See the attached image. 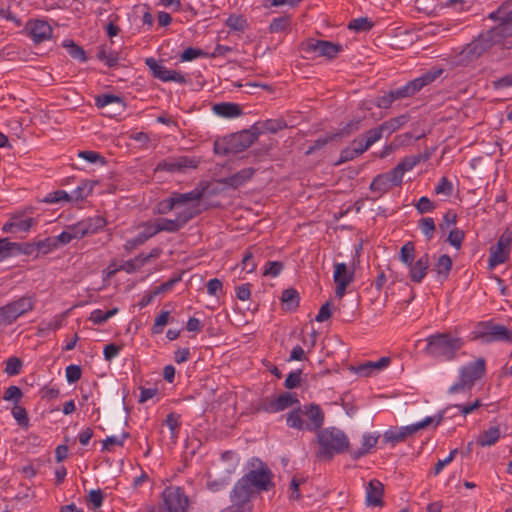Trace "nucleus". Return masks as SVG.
<instances>
[{
  "label": "nucleus",
  "instance_id": "nucleus-1",
  "mask_svg": "<svg viewBox=\"0 0 512 512\" xmlns=\"http://www.w3.org/2000/svg\"><path fill=\"white\" fill-rule=\"evenodd\" d=\"M319 450L317 457L330 461L335 454H342L348 451L349 439L346 434L335 427L321 429L317 432Z\"/></svg>",
  "mask_w": 512,
  "mask_h": 512
},
{
  "label": "nucleus",
  "instance_id": "nucleus-2",
  "mask_svg": "<svg viewBox=\"0 0 512 512\" xmlns=\"http://www.w3.org/2000/svg\"><path fill=\"white\" fill-rule=\"evenodd\" d=\"M425 352L433 358L451 361L463 347L464 341L450 333H437L426 339Z\"/></svg>",
  "mask_w": 512,
  "mask_h": 512
},
{
  "label": "nucleus",
  "instance_id": "nucleus-3",
  "mask_svg": "<svg viewBox=\"0 0 512 512\" xmlns=\"http://www.w3.org/2000/svg\"><path fill=\"white\" fill-rule=\"evenodd\" d=\"M497 29H490L481 33L459 52L457 55V63L460 65H468L479 59L484 53L491 49L500 41Z\"/></svg>",
  "mask_w": 512,
  "mask_h": 512
},
{
  "label": "nucleus",
  "instance_id": "nucleus-4",
  "mask_svg": "<svg viewBox=\"0 0 512 512\" xmlns=\"http://www.w3.org/2000/svg\"><path fill=\"white\" fill-rule=\"evenodd\" d=\"M471 339L485 344L493 342L512 343V330L492 319L480 321L475 324L471 332Z\"/></svg>",
  "mask_w": 512,
  "mask_h": 512
},
{
  "label": "nucleus",
  "instance_id": "nucleus-5",
  "mask_svg": "<svg viewBox=\"0 0 512 512\" xmlns=\"http://www.w3.org/2000/svg\"><path fill=\"white\" fill-rule=\"evenodd\" d=\"M272 477L271 470L266 465H261L258 469L250 470L242 476L235 486L253 497L255 491H269L274 487Z\"/></svg>",
  "mask_w": 512,
  "mask_h": 512
},
{
  "label": "nucleus",
  "instance_id": "nucleus-6",
  "mask_svg": "<svg viewBox=\"0 0 512 512\" xmlns=\"http://www.w3.org/2000/svg\"><path fill=\"white\" fill-rule=\"evenodd\" d=\"M443 71L442 68L433 67L420 77L407 82L404 86L391 89L390 97H394L395 100L410 98L417 94L422 88L434 82L442 75Z\"/></svg>",
  "mask_w": 512,
  "mask_h": 512
},
{
  "label": "nucleus",
  "instance_id": "nucleus-7",
  "mask_svg": "<svg viewBox=\"0 0 512 512\" xmlns=\"http://www.w3.org/2000/svg\"><path fill=\"white\" fill-rule=\"evenodd\" d=\"M444 419V412H440L436 417H426L424 420L405 427H392L387 430L384 435V441L393 445L403 442L406 438L417 431L426 428L434 423L438 426Z\"/></svg>",
  "mask_w": 512,
  "mask_h": 512
},
{
  "label": "nucleus",
  "instance_id": "nucleus-8",
  "mask_svg": "<svg viewBox=\"0 0 512 512\" xmlns=\"http://www.w3.org/2000/svg\"><path fill=\"white\" fill-rule=\"evenodd\" d=\"M253 143V135L251 133L244 132L243 130L241 132L231 134L220 141H215L214 152L222 156L237 154L246 150Z\"/></svg>",
  "mask_w": 512,
  "mask_h": 512
},
{
  "label": "nucleus",
  "instance_id": "nucleus-9",
  "mask_svg": "<svg viewBox=\"0 0 512 512\" xmlns=\"http://www.w3.org/2000/svg\"><path fill=\"white\" fill-rule=\"evenodd\" d=\"M35 307L33 296H22L0 307L3 318L11 325L22 315L32 311Z\"/></svg>",
  "mask_w": 512,
  "mask_h": 512
},
{
  "label": "nucleus",
  "instance_id": "nucleus-10",
  "mask_svg": "<svg viewBox=\"0 0 512 512\" xmlns=\"http://www.w3.org/2000/svg\"><path fill=\"white\" fill-rule=\"evenodd\" d=\"M163 506L167 512H187L189 498L182 487L170 486L162 492Z\"/></svg>",
  "mask_w": 512,
  "mask_h": 512
},
{
  "label": "nucleus",
  "instance_id": "nucleus-11",
  "mask_svg": "<svg viewBox=\"0 0 512 512\" xmlns=\"http://www.w3.org/2000/svg\"><path fill=\"white\" fill-rule=\"evenodd\" d=\"M342 49V45L326 40L309 39L301 44V50L307 56L317 54L327 59H334Z\"/></svg>",
  "mask_w": 512,
  "mask_h": 512
},
{
  "label": "nucleus",
  "instance_id": "nucleus-12",
  "mask_svg": "<svg viewBox=\"0 0 512 512\" xmlns=\"http://www.w3.org/2000/svg\"><path fill=\"white\" fill-rule=\"evenodd\" d=\"M23 32L37 45L51 39L53 29L46 20L29 19L25 24Z\"/></svg>",
  "mask_w": 512,
  "mask_h": 512
},
{
  "label": "nucleus",
  "instance_id": "nucleus-13",
  "mask_svg": "<svg viewBox=\"0 0 512 512\" xmlns=\"http://www.w3.org/2000/svg\"><path fill=\"white\" fill-rule=\"evenodd\" d=\"M145 64L152 72L153 77L163 82H176L180 84H185L187 82L185 76L180 72L168 69L152 57L147 58L145 60Z\"/></svg>",
  "mask_w": 512,
  "mask_h": 512
},
{
  "label": "nucleus",
  "instance_id": "nucleus-14",
  "mask_svg": "<svg viewBox=\"0 0 512 512\" xmlns=\"http://www.w3.org/2000/svg\"><path fill=\"white\" fill-rule=\"evenodd\" d=\"M486 361L480 357L477 360L470 362L459 369V377L465 381L470 387H473L475 382L485 376Z\"/></svg>",
  "mask_w": 512,
  "mask_h": 512
},
{
  "label": "nucleus",
  "instance_id": "nucleus-15",
  "mask_svg": "<svg viewBox=\"0 0 512 512\" xmlns=\"http://www.w3.org/2000/svg\"><path fill=\"white\" fill-rule=\"evenodd\" d=\"M251 499L252 497L248 493L234 485L230 492L231 505L220 512H252L253 504Z\"/></svg>",
  "mask_w": 512,
  "mask_h": 512
},
{
  "label": "nucleus",
  "instance_id": "nucleus-16",
  "mask_svg": "<svg viewBox=\"0 0 512 512\" xmlns=\"http://www.w3.org/2000/svg\"><path fill=\"white\" fill-rule=\"evenodd\" d=\"M303 418L306 430L310 432L319 431L324 423V412L317 404L304 405L302 407Z\"/></svg>",
  "mask_w": 512,
  "mask_h": 512
},
{
  "label": "nucleus",
  "instance_id": "nucleus-17",
  "mask_svg": "<svg viewBox=\"0 0 512 512\" xmlns=\"http://www.w3.org/2000/svg\"><path fill=\"white\" fill-rule=\"evenodd\" d=\"M199 161L195 158L180 156L178 158L159 162L155 171L181 172L186 168H196Z\"/></svg>",
  "mask_w": 512,
  "mask_h": 512
},
{
  "label": "nucleus",
  "instance_id": "nucleus-18",
  "mask_svg": "<svg viewBox=\"0 0 512 512\" xmlns=\"http://www.w3.org/2000/svg\"><path fill=\"white\" fill-rule=\"evenodd\" d=\"M510 242L511 239L509 237L502 235L497 244L490 248V256L488 259L490 268H494L508 259Z\"/></svg>",
  "mask_w": 512,
  "mask_h": 512
},
{
  "label": "nucleus",
  "instance_id": "nucleus-19",
  "mask_svg": "<svg viewBox=\"0 0 512 512\" xmlns=\"http://www.w3.org/2000/svg\"><path fill=\"white\" fill-rule=\"evenodd\" d=\"M430 266V257L428 253H424L415 263L414 261L409 267V278L414 283H421Z\"/></svg>",
  "mask_w": 512,
  "mask_h": 512
},
{
  "label": "nucleus",
  "instance_id": "nucleus-20",
  "mask_svg": "<svg viewBox=\"0 0 512 512\" xmlns=\"http://www.w3.org/2000/svg\"><path fill=\"white\" fill-rule=\"evenodd\" d=\"M384 485L377 479H372L366 487V503L368 506L382 507Z\"/></svg>",
  "mask_w": 512,
  "mask_h": 512
},
{
  "label": "nucleus",
  "instance_id": "nucleus-21",
  "mask_svg": "<svg viewBox=\"0 0 512 512\" xmlns=\"http://www.w3.org/2000/svg\"><path fill=\"white\" fill-rule=\"evenodd\" d=\"M255 172L256 170L252 167L243 168L229 177L219 179L218 182L233 189H238L250 181Z\"/></svg>",
  "mask_w": 512,
  "mask_h": 512
},
{
  "label": "nucleus",
  "instance_id": "nucleus-22",
  "mask_svg": "<svg viewBox=\"0 0 512 512\" xmlns=\"http://www.w3.org/2000/svg\"><path fill=\"white\" fill-rule=\"evenodd\" d=\"M35 223L36 221L33 218H25L23 215H13L10 220L3 225L2 231L5 233L28 232Z\"/></svg>",
  "mask_w": 512,
  "mask_h": 512
},
{
  "label": "nucleus",
  "instance_id": "nucleus-23",
  "mask_svg": "<svg viewBox=\"0 0 512 512\" xmlns=\"http://www.w3.org/2000/svg\"><path fill=\"white\" fill-rule=\"evenodd\" d=\"M141 226L144 228V230L138 233L134 238L125 242L124 249L127 252L133 251L137 247L143 245L148 239L156 235L152 222L146 221L142 223Z\"/></svg>",
  "mask_w": 512,
  "mask_h": 512
},
{
  "label": "nucleus",
  "instance_id": "nucleus-24",
  "mask_svg": "<svg viewBox=\"0 0 512 512\" xmlns=\"http://www.w3.org/2000/svg\"><path fill=\"white\" fill-rule=\"evenodd\" d=\"M499 12L504 13V22H500L494 29L498 30L500 37L512 34V0L504 2L499 7Z\"/></svg>",
  "mask_w": 512,
  "mask_h": 512
},
{
  "label": "nucleus",
  "instance_id": "nucleus-25",
  "mask_svg": "<svg viewBox=\"0 0 512 512\" xmlns=\"http://www.w3.org/2000/svg\"><path fill=\"white\" fill-rule=\"evenodd\" d=\"M213 112L224 118H235L242 114V109L239 104L231 102H222L214 104Z\"/></svg>",
  "mask_w": 512,
  "mask_h": 512
},
{
  "label": "nucleus",
  "instance_id": "nucleus-26",
  "mask_svg": "<svg viewBox=\"0 0 512 512\" xmlns=\"http://www.w3.org/2000/svg\"><path fill=\"white\" fill-rule=\"evenodd\" d=\"M378 439L379 435L365 433L362 437L361 447L359 449L350 451L352 459L357 460L367 455L371 449L376 446Z\"/></svg>",
  "mask_w": 512,
  "mask_h": 512
},
{
  "label": "nucleus",
  "instance_id": "nucleus-27",
  "mask_svg": "<svg viewBox=\"0 0 512 512\" xmlns=\"http://www.w3.org/2000/svg\"><path fill=\"white\" fill-rule=\"evenodd\" d=\"M501 437L499 425L490 426L484 430L477 438L476 443L481 447H490L497 443Z\"/></svg>",
  "mask_w": 512,
  "mask_h": 512
},
{
  "label": "nucleus",
  "instance_id": "nucleus-28",
  "mask_svg": "<svg viewBox=\"0 0 512 512\" xmlns=\"http://www.w3.org/2000/svg\"><path fill=\"white\" fill-rule=\"evenodd\" d=\"M452 269V259L449 255H441L434 264L433 271L440 282L445 281Z\"/></svg>",
  "mask_w": 512,
  "mask_h": 512
},
{
  "label": "nucleus",
  "instance_id": "nucleus-29",
  "mask_svg": "<svg viewBox=\"0 0 512 512\" xmlns=\"http://www.w3.org/2000/svg\"><path fill=\"white\" fill-rule=\"evenodd\" d=\"M203 196V190L194 189L187 193L173 192L171 198L173 200L175 208L180 205H185L189 202L199 201Z\"/></svg>",
  "mask_w": 512,
  "mask_h": 512
},
{
  "label": "nucleus",
  "instance_id": "nucleus-30",
  "mask_svg": "<svg viewBox=\"0 0 512 512\" xmlns=\"http://www.w3.org/2000/svg\"><path fill=\"white\" fill-rule=\"evenodd\" d=\"M81 223L83 225V231L86 236L99 232L107 224L106 219L102 216L86 218L81 220Z\"/></svg>",
  "mask_w": 512,
  "mask_h": 512
},
{
  "label": "nucleus",
  "instance_id": "nucleus-31",
  "mask_svg": "<svg viewBox=\"0 0 512 512\" xmlns=\"http://www.w3.org/2000/svg\"><path fill=\"white\" fill-rule=\"evenodd\" d=\"M286 423L290 428L298 429V430H306L305 420L303 418V410L302 407H298L296 409L291 410L286 415Z\"/></svg>",
  "mask_w": 512,
  "mask_h": 512
},
{
  "label": "nucleus",
  "instance_id": "nucleus-32",
  "mask_svg": "<svg viewBox=\"0 0 512 512\" xmlns=\"http://www.w3.org/2000/svg\"><path fill=\"white\" fill-rule=\"evenodd\" d=\"M281 300L288 310L294 311L299 306L300 296L296 289L288 288L282 292Z\"/></svg>",
  "mask_w": 512,
  "mask_h": 512
},
{
  "label": "nucleus",
  "instance_id": "nucleus-33",
  "mask_svg": "<svg viewBox=\"0 0 512 512\" xmlns=\"http://www.w3.org/2000/svg\"><path fill=\"white\" fill-rule=\"evenodd\" d=\"M153 227H154L156 234L163 232V231L169 232V233H176L181 229L180 225H178V223L175 219H167V218L158 219L156 221V223H153Z\"/></svg>",
  "mask_w": 512,
  "mask_h": 512
},
{
  "label": "nucleus",
  "instance_id": "nucleus-34",
  "mask_svg": "<svg viewBox=\"0 0 512 512\" xmlns=\"http://www.w3.org/2000/svg\"><path fill=\"white\" fill-rule=\"evenodd\" d=\"M278 412L284 411L285 409L299 404L297 396L291 392H284L278 396H274Z\"/></svg>",
  "mask_w": 512,
  "mask_h": 512
},
{
  "label": "nucleus",
  "instance_id": "nucleus-35",
  "mask_svg": "<svg viewBox=\"0 0 512 512\" xmlns=\"http://www.w3.org/2000/svg\"><path fill=\"white\" fill-rule=\"evenodd\" d=\"M408 118V115H400L398 117L391 118L380 125L381 129L383 130V133H387L388 137L393 132L398 130L401 126H403L408 121Z\"/></svg>",
  "mask_w": 512,
  "mask_h": 512
},
{
  "label": "nucleus",
  "instance_id": "nucleus-36",
  "mask_svg": "<svg viewBox=\"0 0 512 512\" xmlns=\"http://www.w3.org/2000/svg\"><path fill=\"white\" fill-rule=\"evenodd\" d=\"M393 185L390 183L388 178L383 174L377 175L372 182L370 183V190L372 192H378L380 194H383L387 191H389Z\"/></svg>",
  "mask_w": 512,
  "mask_h": 512
},
{
  "label": "nucleus",
  "instance_id": "nucleus-37",
  "mask_svg": "<svg viewBox=\"0 0 512 512\" xmlns=\"http://www.w3.org/2000/svg\"><path fill=\"white\" fill-rule=\"evenodd\" d=\"M255 409L257 412H265L269 414L278 413L274 396L259 399L256 403Z\"/></svg>",
  "mask_w": 512,
  "mask_h": 512
},
{
  "label": "nucleus",
  "instance_id": "nucleus-38",
  "mask_svg": "<svg viewBox=\"0 0 512 512\" xmlns=\"http://www.w3.org/2000/svg\"><path fill=\"white\" fill-rule=\"evenodd\" d=\"M92 190L93 185L88 181H82V183L69 194L70 200L76 202L83 200L92 193Z\"/></svg>",
  "mask_w": 512,
  "mask_h": 512
},
{
  "label": "nucleus",
  "instance_id": "nucleus-39",
  "mask_svg": "<svg viewBox=\"0 0 512 512\" xmlns=\"http://www.w3.org/2000/svg\"><path fill=\"white\" fill-rule=\"evenodd\" d=\"M362 126V118H354L351 121H349L345 126H343L339 132L334 133L333 136H335V139L338 137H347L351 135L354 132H357L361 129Z\"/></svg>",
  "mask_w": 512,
  "mask_h": 512
},
{
  "label": "nucleus",
  "instance_id": "nucleus-40",
  "mask_svg": "<svg viewBox=\"0 0 512 512\" xmlns=\"http://www.w3.org/2000/svg\"><path fill=\"white\" fill-rule=\"evenodd\" d=\"M63 45H64V47L67 48L68 54L72 58H74L80 62L87 61L86 52L84 51V49L82 47L78 46L73 40L65 41Z\"/></svg>",
  "mask_w": 512,
  "mask_h": 512
},
{
  "label": "nucleus",
  "instance_id": "nucleus-41",
  "mask_svg": "<svg viewBox=\"0 0 512 512\" xmlns=\"http://www.w3.org/2000/svg\"><path fill=\"white\" fill-rule=\"evenodd\" d=\"M418 226L422 233L424 234L427 241H431L434 237V232L436 230V225L434 219L431 217H424L418 221Z\"/></svg>",
  "mask_w": 512,
  "mask_h": 512
},
{
  "label": "nucleus",
  "instance_id": "nucleus-42",
  "mask_svg": "<svg viewBox=\"0 0 512 512\" xmlns=\"http://www.w3.org/2000/svg\"><path fill=\"white\" fill-rule=\"evenodd\" d=\"M373 22L367 17H360L351 20L348 24V29L355 32H367L372 29Z\"/></svg>",
  "mask_w": 512,
  "mask_h": 512
},
{
  "label": "nucleus",
  "instance_id": "nucleus-43",
  "mask_svg": "<svg viewBox=\"0 0 512 512\" xmlns=\"http://www.w3.org/2000/svg\"><path fill=\"white\" fill-rule=\"evenodd\" d=\"M225 24L227 27H229L231 30L243 32L248 24L247 20L243 15H230L226 21Z\"/></svg>",
  "mask_w": 512,
  "mask_h": 512
},
{
  "label": "nucleus",
  "instance_id": "nucleus-44",
  "mask_svg": "<svg viewBox=\"0 0 512 512\" xmlns=\"http://www.w3.org/2000/svg\"><path fill=\"white\" fill-rule=\"evenodd\" d=\"M415 258V245L413 242L409 241L405 243L399 253V259L400 261L407 265H411V263L414 261Z\"/></svg>",
  "mask_w": 512,
  "mask_h": 512
},
{
  "label": "nucleus",
  "instance_id": "nucleus-45",
  "mask_svg": "<svg viewBox=\"0 0 512 512\" xmlns=\"http://www.w3.org/2000/svg\"><path fill=\"white\" fill-rule=\"evenodd\" d=\"M199 213L200 211L197 209V207H186L185 209L177 213L175 220L182 229L190 220L196 217Z\"/></svg>",
  "mask_w": 512,
  "mask_h": 512
},
{
  "label": "nucleus",
  "instance_id": "nucleus-46",
  "mask_svg": "<svg viewBox=\"0 0 512 512\" xmlns=\"http://www.w3.org/2000/svg\"><path fill=\"white\" fill-rule=\"evenodd\" d=\"M12 415L21 428L27 429L29 427L28 412L24 407L15 404L12 408Z\"/></svg>",
  "mask_w": 512,
  "mask_h": 512
},
{
  "label": "nucleus",
  "instance_id": "nucleus-47",
  "mask_svg": "<svg viewBox=\"0 0 512 512\" xmlns=\"http://www.w3.org/2000/svg\"><path fill=\"white\" fill-rule=\"evenodd\" d=\"M291 24V17L290 16H281L274 18L270 25H269V31L270 33H278L286 31Z\"/></svg>",
  "mask_w": 512,
  "mask_h": 512
},
{
  "label": "nucleus",
  "instance_id": "nucleus-48",
  "mask_svg": "<svg viewBox=\"0 0 512 512\" xmlns=\"http://www.w3.org/2000/svg\"><path fill=\"white\" fill-rule=\"evenodd\" d=\"M365 137V143H364V151H367L374 143L379 141L383 136V130L381 129V126L372 128L368 130L365 134H363Z\"/></svg>",
  "mask_w": 512,
  "mask_h": 512
},
{
  "label": "nucleus",
  "instance_id": "nucleus-49",
  "mask_svg": "<svg viewBox=\"0 0 512 512\" xmlns=\"http://www.w3.org/2000/svg\"><path fill=\"white\" fill-rule=\"evenodd\" d=\"M112 103H117L122 108L125 106L123 99L113 94H102L97 96L95 99V104L98 108H103Z\"/></svg>",
  "mask_w": 512,
  "mask_h": 512
},
{
  "label": "nucleus",
  "instance_id": "nucleus-50",
  "mask_svg": "<svg viewBox=\"0 0 512 512\" xmlns=\"http://www.w3.org/2000/svg\"><path fill=\"white\" fill-rule=\"evenodd\" d=\"M97 58L103 61L109 68L115 67L119 61V53L116 51L107 52L105 49H101L97 53Z\"/></svg>",
  "mask_w": 512,
  "mask_h": 512
},
{
  "label": "nucleus",
  "instance_id": "nucleus-51",
  "mask_svg": "<svg viewBox=\"0 0 512 512\" xmlns=\"http://www.w3.org/2000/svg\"><path fill=\"white\" fill-rule=\"evenodd\" d=\"M182 279V274H176L174 275L172 278H170L169 280H167L166 282L162 283L161 285L155 287L152 291H153V295L155 296H158L160 294H163V293H167L169 291H171L174 286L180 282Z\"/></svg>",
  "mask_w": 512,
  "mask_h": 512
},
{
  "label": "nucleus",
  "instance_id": "nucleus-52",
  "mask_svg": "<svg viewBox=\"0 0 512 512\" xmlns=\"http://www.w3.org/2000/svg\"><path fill=\"white\" fill-rule=\"evenodd\" d=\"M264 132L277 133L287 127V123L283 119H267L262 122Z\"/></svg>",
  "mask_w": 512,
  "mask_h": 512
},
{
  "label": "nucleus",
  "instance_id": "nucleus-53",
  "mask_svg": "<svg viewBox=\"0 0 512 512\" xmlns=\"http://www.w3.org/2000/svg\"><path fill=\"white\" fill-rule=\"evenodd\" d=\"M364 149H355L352 146L346 147L341 150L339 160L336 164L351 161L364 153Z\"/></svg>",
  "mask_w": 512,
  "mask_h": 512
},
{
  "label": "nucleus",
  "instance_id": "nucleus-54",
  "mask_svg": "<svg viewBox=\"0 0 512 512\" xmlns=\"http://www.w3.org/2000/svg\"><path fill=\"white\" fill-rule=\"evenodd\" d=\"M333 140H335V136H333V134L319 137L308 147V149L305 152V155H312L316 151L324 148L329 142Z\"/></svg>",
  "mask_w": 512,
  "mask_h": 512
},
{
  "label": "nucleus",
  "instance_id": "nucleus-55",
  "mask_svg": "<svg viewBox=\"0 0 512 512\" xmlns=\"http://www.w3.org/2000/svg\"><path fill=\"white\" fill-rule=\"evenodd\" d=\"M21 368H22L21 359L18 357L12 356L7 359L4 372L6 374H8L9 376H15L20 373Z\"/></svg>",
  "mask_w": 512,
  "mask_h": 512
},
{
  "label": "nucleus",
  "instance_id": "nucleus-56",
  "mask_svg": "<svg viewBox=\"0 0 512 512\" xmlns=\"http://www.w3.org/2000/svg\"><path fill=\"white\" fill-rule=\"evenodd\" d=\"M170 318V312L162 310L156 317L155 322L152 326L153 334H160L163 332V327L168 324Z\"/></svg>",
  "mask_w": 512,
  "mask_h": 512
},
{
  "label": "nucleus",
  "instance_id": "nucleus-57",
  "mask_svg": "<svg viewBox=\"0 0 512 512\" xmlns=\"http://www.w3.org/2000/svg\"><path fill=\"white\" fill-rule=\"evenodd\" d=\"M284 269V264L281 261H268L265 265L263 275L269 277H277Z\"/></svg>",
  "mask_w": 512,
  "mask_h": 512
},
{
  "label": "nucleus",
  "instance_id": "nucleus-58",
  "mask_svg": "<svg viewBox=\"0 0 512 512\" xmlns=\"http://www.w3.org/2000/svg\"><path fill=\"white\" fill-rule=\"evenodd\" d=\"M421 161V155H412L403 158L396 166L405 173L412 170Z\"/></svg>",
  "mask_w": 512,
  "mask_h": 512
},
{
  "label": "nucleus",
  "instance_id": "nucleus-59",
  "mask_svg": "<svg viewBox=\"0 0 512 512\" xmlns=\"http://www.w3.org/2000/svg\"><path fill=\"white\" fill-rule=\"evenodd\" d=\"M23 397V393L18 386L11 385L4 391L3 399L5 401H13L14 405L18 404V402Z\"/></svg>",
  "mask_w": 512,
  "mask_h": 512
},
{
  "label": "nucleus",
  "instance_id": "nucleus-60",
  "mask_svg": "<svg viewBox=\"0 0 512 512\" xmlns=\"http://www.w3.org/2000/svg\"><path fill=\"white\" fill-rule=\"evenodd\" d=\"M415 208L419 214L432 212L436 209V204L428 197L422 196L415 204Z\"/></svg>",
  "mask_w": 512,
  "mask_h": 512
},
{
  "label": "nucleus",
  "instance_id": "nucleus-61",
  "mask_svg": "<svg viewBox=\"0 0 512 512\" xmlns=\"http://www.w3.org/2000/svg\"><path fill=\"white\" fill-rule=\"evenodd\" d=\"M301 375L302 370L297 369L295 371H292L288 374L286 377V380L284 382V387L287 389H294L301 385Z\"/></svg>",
  "mask_w": 512,
  "mask_h": 512
},
{
  "label": "nucleus",
  "instance_id": "nucleus-62",
  "mask_svg": "<svg viewBox=\"0 0 512 512\" xmlns=\"http://www.w3.org/2000/svg\"><path fill=\"white\" fill-rule=\"evenodd\" d=\"M465 238V233L463 230H460L458 228H454L449 232L447 241L455 247L456 249H460L462 242Z\"/></svg>",
  "mask_w": 512,
  "mask_h": 512
},
{
  "label": "nucleus",
  "instance_id": "nucleus-63",
  "mask_svg": "<svg viewBox=\"0 0 512 512\" xmlns=\"http://www.w3.org/2000/svg\"><path fill=\"white\" fill-rule=\"evenodd\" d=\"M180 418L181 416L174 412H171L166 416L165 424L169 427L172 437L176 436L177 430L181 425Z\"/></svg>",
  "mask_w": 512,
  "mask_h": 512
},
{
  "label": "nucleus",
  "instance_id": "nucleus-64",
  "mask_svg": "<svg viewBox=\"0 0 512 512\" xmlns=\"http://www.w3.org/2000/svg\"><path fill=\"white\" fill-rule=\"evenodd\" d=\"M66 380L68 383H76L82 375V370L79 365L71 364L65 370Z\"/></svg>",
  "mask_w": 512,
  "mask_h": 512
}]
</instances>
